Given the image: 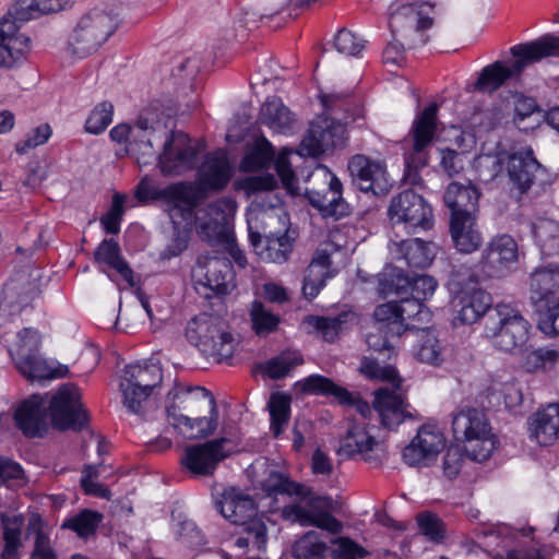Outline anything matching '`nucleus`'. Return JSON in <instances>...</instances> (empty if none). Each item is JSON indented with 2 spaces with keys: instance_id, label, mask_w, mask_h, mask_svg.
I'll list each match as a JSON object with an SVG mask.
<instances>
[{
  "instance_id": "1",
  "label": "nucleus",
  "mask_w": 559,
  "mask_h": 559,
  "mask_svg": "<svg viewBox=\"0 0 559 559\" xmlns=\"http://www.w3.org/2000/svg\"><path fill=\"white\" fill-rule=\"evenodd\" d=\"M47 395L33 394L19 404L14 413L17 428L29 438L43 437L51 424L59 430H82L88 421L81 403L80 389L73 383L62 384L47 402Z\"/></svg>"
},
{
  "instance_id": "2",
  "label": "nucleus",
  "mask_w": 559,
  "mask_h": 559,
  "mask_svg": "<svg viewBox=\"0 0 559 559\" xmlns=\"http://www.w3.org/2000/svg\"><path fill=\"white\" fill-rule=\"evenodd\" d=\"M169 424L188 439L206 438L218 425L215 397L204 388L175 385L167 395Z\"/></svg>"
},
{
  "instance_id": "3",
  "label": "nucleus",
  "mask_w": 559,
  "mask_h": 559,
  "mask_svg": "<svg viewBox=\"0 0 559 559\" xmlns=\"http://www.w3.org/2000/svg\"><path fill=\"white\" fill-rule=\"evenodd\" d=\"M514 60L510 66L502 61H495L486 66L474 83V90L481 93H493L508 80L519 79L530 64L539 62L544 58L559 57V36L544 35L535 40L519 44L510 48Z\"/></svg>"
},
{
  "instance_id": "4",
  "label": "nucleus",
  "mask_w": 559,
  "mask_h": 559,
  "mask_svg": "<svg viewBox=\"0 0 559 559\" xmlns=\"http://www.w3.org/2000/svg\"><path fill=\"white\" fill-rule=\"evenodd\" d=\"M186 337L204 357L216 362L234 355V337L216 317L202 313L191 319L186 328Z\"/></svg>"
},
{
  "instance_id": "5",
  "label": "nucleus",
  "mask_w": 559,
  "mask_h": 559,
  "mask_svg": "<svg viewBox=\"0 0 559 559\" xmlns=\"http://www.w3.org/2000/svg\"><path fill=\"white\" fill-rule=\"evenodd\" d=\"M452 431L457 441L465 442L467 457L476 462L488 460L496 449V439L484 413L475 408L453 415Z\"/></svg>"
},
{
  "instance_id": "6",
  "label": "nucleus",
  "mask_w": 559,
  "mask_h": 559,
  "mask_svg": "<svg viewBox=\"0 0 559 559\" xmlns=\"http://www.w3.org/2000/svg\"><path fill=\"white\" fill-rule=\"evenodd\" d=\"M530 324L519 310L498 304L486 321V335L492 345L506 353L523 350L528 341Z\"/></svg>"
},
{
  "instance_id": "7",
  "label": "nucleus",
  "mask_w": 559,
  "mask_h": 559,
  "mask_svg": "<svg viewBox=\"0 0 559 559\" xmlns=\"http://www.w3.org/2000/svg\"><path fill=\"white\" fill-rule=\"evenodd\" d=\"M135 197L141 203L154 200H164L169 205V216L174 224H180L178 218L192 224L199 219L195 209L200 204L202 191L193 183L178 182L158 189L141 181L135 190Z\"/></svg>"
},
{
  "instance_id": "8",
  "label": "nucleus",
  "mask_w": 559,
  "mask_h": 559,
  "mask_svg": "<svg viewBox=\"0 0 559 559\" xmlns=\"http://www.w3.org/2000/svg\"><path fill=\"white\" fill-rule=\"evenodd\" d=\"M116 15L100 9H93L84 14L68 41L69 50L79 58L96 51L116 31Z\"/></svg>"
},
{
  "instance_id": "9",
  "label": "nucleus",
  "mask_w": 559,
  "mask_h": 559,
  "mask_svg": "<svg viewBox=\"0 0 559 559\" xmlns=\"http://www.w3.org/2000/svg\"><path fill=\"white\" fill-rule=\"evenodd\" d=\"M163 381V371L157 362H138L123 369L120 380L123 406L140 415L143 403Z\"/></svg>"
},
{
  "instance_id": "10",
  "label": "nucleus",
  "mask_w": 559,
  "mask_h": 559,
  "mask_svg": "<svg viewBox=\"0 0 559 559\" xmlns=\"http://www.w3.org/2000/svg\"><path fill=\"white\" fill-rule=\"evenodd\" d=\"M437 111L436 103L427 106L414 120L413 127L404 140L405 144V166L407 175L412 171L417 173L418 169L428 165L429 150L437 130Z\"/></svg>"
},
{
  "instance_id": "11",
  "label": "nucleus",
  "mask_w": 559,
  "mask_h": 559,
  "mask_svg": "<svg viewBox=\"0 0 559 559\" xmlns=\"http://www.w3.org/2000/svg\"><path fill=\"white\" fill-rule=\"evenodd\" d=\"M306 504L293 503L282 510V518L301 526H316L332 534L341 533L342 523L331 514L333 499L329 496L314 495L309 488V495L298 496Z\"/></svg>"
},
{
  "instance_id": "12",
  "label": "nucleus",
  "mask_w": 559,
  "mask_h": 559,
  "mask_svg": "<svg viewBox=\"0 0 559 559\" xmlns=\"http://www.w3.org/2000/svg\"><path fill=\"white\" fill-rule=\"evenodd\" d=\"M160 140L155 144L163 142V152L154 157H158V165L164 175H181L194 168L198 162L199 150L191 144L190 138L182 131L167 132L166 128L159 123Z\"/></svg>"
},
{
  "instance_id": "13",
  "label": "nucleus",
  "mask_w": 559,
  "mask_h": 559,
  "mask_svg": "<svg viewBox=\"0 0 559 559\" xmlns=\"http://www.w3.org/2000/svg\"><path fill=\"white\" fill-rule=\"evenodd\" d=\"M150 115L148 111L142 114L132 126L117 124L109 132L110 139L117 143H128L130 152L141 154L143 157L155 156V141L157 138L160 140V133L164 132L159 128V122Z\"/></svg>"
},
{
  "instance_id": "14",
  "label": "nucleus",
  "mask_w": 559,
  "mask_h": 559,
  "mask_svg": "<svg viewBox=\"0 0 559 559\" xmlns=\"http://www.w3.org/2000/svg\"><path fill=\"white\" fill-rule=\"evenodd\" d=\"M388 215L392 223L406 228L428 230L433 225L432 207L415 191L407 189L392 198Z\"/></svg>"
},
{
  "instance_id": "15",
  "label": "nucleus",
  "mask_w": 559,
  "mask_h": 559,
  "mask_svg": "<svg viewBox=\"0 0 559 559\" xmlns=\"http://www.w3.org/2000/svg\"><path fill=\"white\" fill-rule=\"evenodd\" d=\"M249 240L293 233L288 214L273 204L254 200L247 211Z\"/></svg>"
},
{
  "instance_id": "16",
  "label": "nucleus",
  "mask_w": 559,
  "mask_h": 559,
  "mask_svg": "<svg viewBox=\"0 0 559 559\" xmlns=\"http://www.w3.org/2000/svg\"><path fill=\"white\" fill-rule=\"evenodd\" d=\"M519 245L508 234L490 238L483 251L480 270L488 277H501L510 273L519 261Z\"/></svg>"
},
{
  "instance_id": "17",
  "label": "nucleus",
  "mask_w": 559,
  "mask_h": 559,
  "mask_svg": "<svg viewBox=\"0 0 559 559\" xmlns=\"http://www.w3.org/2000/svg\"><path fill=\"white\" fill-rule=\"evenodd\" d=\"M401 384L402 382H396L392 388H379L373 392L372 408L377 412L381 425L388 429H394L406 419L414 418Z\"/></svg>"
},
{
  "instance_id": "18",
  "label": "nucleus",
  "mask_w": 559,
  "mask_h": 559,
  "mask_svg": "<svg viewBox=\"0 0 559 559\" xmlns=\"http://www.w3.org/2000/svg\"><path fill=\"white\" fill-rule=\"evenodd\" d=\"M354 183L360 191L382 195L389 192L390 182L386 166L383 162L371 159L365 155H355L348 163Z\"/></svg>"
},
{
  "instance_id": "19",
  "label": "nucleus",
  "mask_w": 559,
  "mask_h": 559,
  "mask_svg": "<svg viewBox=\"0 0 559 559\" xmlns=\"http://www.w3.org/2000/svg\"><path fill=\"white\" fill-rule=\"evenodd\" d=\"M229 442L227 438H218L202 444L189 445L185 450L181 463L194 475H212L217 464L228 456L229 451L225 450V444Z\"/></svg>"
},
{
  "instance_id": "20",
  "label": "nucleus",
  "mask_w": 559,
  "mask_h": 559,
  "mask_svg": "<svg viewBox=\"0 0 559 559\" xmlns=\"http://www.w3.org/2000/svg\"><path fill=\"white\" fill-rule=\"evenodd\" d=\"M346 126L332 119L318 118L310 123L301 147L310 156H319L326 151L343 145L345 141Z\"/></svg>"
},
{
  "instance_id": "21",
  "label": "nucleus",
  "mask_w": 559,
  "mask_h": 559,
  "mask_svg": "<svg viewBox=\"0 0 559 559\" xmlns=\"http://www.w3.org/2000/svg\"><path fill=\"white\" fill-rule=\"evenodd\" d=\"M443 433L432 425H424L416 437L403 450V459L409 466H428L444 449Z\"/></svg>"
},
{
  "instance_id": "22",
  "label": "nucleus",
  "mask_w": 559,
  "mask_h": 559,
  "mask_svg": "<svg viewBox=\"0 0 559 559\" xmlns=\"http://www.w3.org/2000/svg\"><path fill=\"white\" fill-rule=\"evenodd\" d=\"M298 385L304 393L333 396L340 404L355 407L364 420L371 414V407L367 402L324 376L310 374L299 381Z\"/></svg>"
},
{
  "instance_id": "23",
  "label": "nucleus",
  "mask_w": 559,
  "mask_h": 559,
  "mask_svg": "<svg viewBox=\"0 0 559 559\" xmlns=\"http://www.w3.org/2000/svg\"><path fill=\"white\" fill-rule=\"evenodd\" d=\"M484 546L492 559H543L538 549L518 548L515 534L507 525L483 532Z\"/></svg>"
},
{
  "instance_id": "24",
  "label": "nucleus",
  "mask_w": 559,
  "mask_h": 559,
  "mask_svg": "<svg viewBox=\"0 0 559 559\" xmlns=\"http://www.w3.org/2000/svg\"><path fill=\"white\" fill-rule=\"evenodd\" d=\"M341 451L347 456L361 455L365 461L381 462L384 450L367 430L365 421H355L341 441Z\"/></svg>"
},
{
  "instance_id": "25",
  "label": "nucleus",
  "mask_w": 559,
  "mask_h": 559,
  "mask_svg": "<svg viewBox=\"0 0 559 559\" xmlns=\"http://www.w3.org/2000/svg\"><path fill=\"white\" fill-rule=\"evenodd\" d=\"M342 182L335 176H331L329 187L324 191L309 190L306 192L309 203L324 217L340 219L348 216L352 206L342 197Z\"/></svg>"
},
{
  "instance_id": "26",
  "label": "nucleus",
  "mask_w": 559,
  "mask_h": 559,
  "mask_svg": "<svg viewBox=\"0 0 559 559\" xmlns=\"http://www.w3.org/2000/svg\"><path fill=\"white\" fill-rule=\"evenodd\" d=\"M215 507L226 520L236 525L257 518L253 498L235 487L224 489L221 498L215 500Z\"/></svg>"
},
{
  "instance_id": "27",
  "label": "nucleus",
  "mask_w": 559,
  "mask_h": 559,
  "mask_svg": "<svg viewBox=\"0 0 559 559\" xmlns=\"http://www.w3.org/2000/svg\"><path fill=\"white\" fill-rule=\"evenodd\" d=\"M230 176L231 167L223 151L207 154L198 170V185H193L202 191L200 202L204 199L205 191L223 189L228 183Z\"/></svg>"
},
{
  "instance_id": "28",
  "label": "nucleus",
  "mask_w": 559,
  "mask_h": 559,
  "mask_svg": "<svg viewBox=\"0 0 559 559\" xmlns=\"http://www.w3.org/2000/svg\"><path fill=\"white\" fill-rule=\"evenodd\" d=\"M236 203L231 199L221 198L211 202L206 207L209 219L201 221L199 234L209 242L216 239H226L231 230L228 227V217L234 214Z\"/></svg>"
},
{
  "instance_id": "29",
  "label": "nucleus",
  "mask_w": 559,
  "mask_h": 559,
  "mask_svg": "<svg viewBox=\"0 0 559 559\" xmlns=\"http://www.w3.org/2000/svg\"><path fill=\"white\" fill-rule=\"evenodd\" d=\"M490 296L481 289L463 292L453 299L454 326L473 324L490 307Z\"/></svg>"
},
{
  "instance_id": "30",
  "label": "nucleus",
  "mask_w": 559,
  "mask_h": 559,
  "mask_svg": "<svg viewBox=\"0 0 559 559\" xmlns=\"http://www.w3.org/2000/svg\"><path fill=\"white\" fill-rule=\"evenodd\" d=\"M333 276L331 252L323 248L317 249L305 270L304 296L309 300L316 298L325 286L326 281Z\"/></svg>"
},
{
  "instance_id": "31",
  "label": "nucleus",
  "mask_w": 559,
  "mask_h": 559,
  "mask_svg": "<svg viewBox=\"0 0 559 559\" xmlns=\"http://www.w3.org/2000/svg\"><path fill=\"white\" fill-rule=\"evenodd\" d=\"M31 39L17 32L14 21L3 17L0 21V67L11 68L29 49Z\"/></svg>"
},
{
  "instance_id": "32",
  "label": "nucleus",
  "mask_w": 559,
  "mask_h": 559,
  "mask_svg": "<svg viewBox=\"0 0 559 559\" xmlns=\"http://www.w3.org/2000/svg\"><path fill=\"white\" fill-rule=\"evenodd\" d=\"M435 245L420 238L405 239L393 242L390 247L391 253L396 261L404 262L411 269L424 270L435 259Z\"/></svg>"
},
{
  "instance_id": "33",
  "label": "nucleus",
  "mask_w": 559,
  "mask_h": 559,
  "mask_svg": "<svg viewBox=\"0 0 559 559\" xmlns=\"http://www.w3.org/2000/svg\"><path fill=\"white\" fill-rule=\"evenodd\" d=\"M544 171L545 169L535 158L531 148L518 151L509 157V177L522 193L526 192L537 178L538 174Z\"/></svg>"
},
{
  "instance_id": "34",
  "label": "nucleus",
  "mask_w": 559,
  "mask_h": 559,
  "mask_svg": "<svg viewBox=\"0 0 559 559\" xmlns=\"http://www.w3.org/2000/svg\"><path fill=\"white\" fill-rule=\"evenodd\" d=\"M530 437L539 445H551L559 438V404H549L528 418Z\"/></svg>"
},
{
  "instance_id": "35",
  "label": "nucleus",
  "mask_w": 559,
  "mask_h": 559,
  "mask_svg": "<svg viewBox=\"0 0 559 559\" xmlns=\"http://www.w3.org/2000/svg\"><path fill=\"white\" fill-rule=\"evenodd\" d=\"M204 286L216 295H227L236 287L231 262L225 258L210 257L204 264Z\"/></svg>"
},
{
  "instance_id": "36",
  "label": "nucleus",
  "mask_w": 559,
  "mask_h": 559,
  "mask_svg": "<svg viewBox=\"0 0 559 559\" xmlns=\"http://www.w3.org/2000/svg\"><path fill=\"white\" fill-rule=\"evenodd\" d=\"M396 280V284L393 280H381V293L384 295L409 293L411 296L425 301L433 295L438 285L433 277L426 274L415 275L413 278L399 275Z\"/></svg>"
},
{
  "instance_id": "37",
  "label": "nucleus",
  "mask_w": 559,
  "mask_h": 559,
  "mask_svg": "<svg viewBox=\"0 0 559 559\" xmlns=\"http://www.w3.org/2000/svg\"><path fill=\"white\" fill-rule=\"evenodd\" d=\"M532 300L539 307L554 302V297L559 294V265H549L536 269L531 274Z\"/></svg>"
},
{
  "instance_id": "38",
  "label": "nucleus",
  "mask_w": 559,
  "mask_h": 559,
  "mask_svg": "<svg viewBox=\"0 0 559 559\" xmlns=\"http://www.w3.org/2000/svg\"><path fill=\"white\" fill-rule=\"evenodd\" d=\"M450 234L454 247L462 253H472L483 243L477 215L450 217Z\"/></svg>"
},
{
  "instance_id": "39",
  "label": "nucleus",
  "mask_w": 559,
  "mask_h": 559,
  "mask_svg": "<svg viewBox=\"0 0 559 559\" xmlns=\"http://www.w3.org/2000/svg\"><path fill=\"white\" fill-rule=\"evenodd\" d=\"M259 120L274 133L290 134L296 124L295 115L276 96L266 98L260 109Z\"/></svg>"
},
{
  "instance_id": "40",
  "label": "nucleus",
  "mask_w": 559,
  "mask_h": 559,
  "mask_svg": "<svg viewBox=\"0 0 559 559\" xmlns=\"http://www.w3.org/2000/svg\"><path fill=\"white\" fill-rule=\"evenodd\" d=\"M479 195L472 185L450 183L444 193V203L451 210V217L477 215Z\"/></svg>"
},
{
  "instance_id": "41",
  "label": "nucleus",
  "mask_w": 559,
  "mask_h": 559,
  "mask_svg": "<svg viewBox=\"0 0 559 559\" xmlns=\"http://www.w3.org/2000/svg\"><path fill=\"white\" fill-rule=\"evenodd\" d=\"M296 239V234H284L250 241L255 253L264 262L283 264L288 261Z\"/></svg>"
},
{
  "instance_id": "42",
  "label": "nucleus",
  "mask_w": 559,
  "mask_h": 559,
  "mask_svg": "<svg viewBox=\"0 0 559 559\" xmlns=\"http://www.w3.org/2000/svg\"><path fill=\"white\" fill-rule=\"evenodd\" d=\"M17 370L28 380H50L67 377L69 368L66 365L57 364L51 366L39 353L15 358Z\"/></svg>"
},
{
  "instance_id": "43",
  "label": "nucleus",
  "mask_w": 559,
  "mask_h": 559,
  "mask_svg": "<svg viewBox=\"0 0 559 559\" xmlns=\"http://www.w3.org/2000/svg\"><path fill=\"white\" fill-rule=\"evenodd\" d=\"M24 516L22 514L0 513L2 527L3 548L0 559H21L20 551L23 547Z\"/></svg>"
},
{
  "instance_id": "44",
  "label": "nucleus",
  "mask_w": 559,
  "mask_h": 559,
  "mask_svg": "<svg viewBox=\"0 0 559 559\" xmlns=\"http://www.w3.org/2000/svg\"><path fill=\"white\" fill-rule=\"evenodd\" d=\"M322 106L326 115L337 122L347 126L356 121L360 117L361 109L354 105L349 93H328L320 95Z\"/></svg>"
},
{
  "instance_id": "45",
  "label": "nucleus",
  "mask_w": 559,
  "mask_h": 559,
  "mask_svg": "<svg viewBox=\"0 0 559 559\" xmlns=\"http://www.w3.org/2000/svg\"><path fill=\"white\" fill-rule=\"evenodd\" d=\"M95 261L116 270L130 287L135 285L134 274L120 253V247L114 239H104L94 252Z\"/></svg>"
},
{
  "instance_id": "46",
  "label": "nucleus",
  "mask_w": 559,
  "mask_h": 559,
  "mask_svg": "<svg viewBox=\"0 0 559 559\" xmlns=\"http://www.w3.org/2000/svg\"><path fill=\"white\" fill-rule=\"evenodd\" d=\"M261 489L267 497H276L278 495L288 497L309 495V487L290 479L287 474L278 471L269 472L266 477L261 481Z\"/></svg>"
},
{
  "instance_id": "47",
  "label": "nucleus",
  "mask_w": 559,
  "mask_h": 559,
  "mask_svg": "<svg viewBox=\"0 0 559 559\" xmlns=\"http://www.w3.org/2000/svg\"><path fill=\"white\" fill-rule=\"evenodd\" d=\"M239 526L242 527L241 533L234 540L237 548L248 551L265 550L267 543V528L262 519L257 516L246 523L239 524Z\"/></svg>"
},
{
  "instance_id": "48",
  "label": "nucleus",
  "mask_w": 559,
  "mask_h": 559,
  "mask_svg": "<svg viewBox=\"0 0 559 559\" xmlns=\"http://www.w3.org/2000/svg\"><path fill=\"white\" fill-rule=\"evenodd\" d=\"M414 356L418 361L432 366H440L443 362L442 347L435 331L428 329L417 331Z\"/></svg>"
},
{
  "instance_id": "49",
  "label": "nucleus",
  "mask_w": 559,
  "mask_h": 559,
  "mask_svg": "<svg viewBox=\"0 0 559 559\" xmlns=\"http://www.w3.org/2000/svg\"><path fill=\"white\" fill-rule=\"evenodd\" d=\"M373 317L376 320L373 329L376 331L385 332L391 337H400L405 332L396 301H389L378 306Z\"/></svg>"
},
{
  "instance_id": "50",
  "label": "nucleus",
  "mask_w": 559,
  "mask_h": 559,
  "mask_svg": "<svg viewBox=\"0 0 559 559\" xmlns=\"http://www.w3.org/2000/svg\"><path fill=\"white\" fill-rule=\"evenodd\" d=\"M533 235L545 255L559 253V223L543 218L533 225Z\"/></svg>"
},
{
  "instance_id": "51",
  "label": "nucleus",
  "mask_w": 559,
  "mask_h": 559,
  "mask_svg": "<svg viewBox=\"0 0 559 559\" xmlns=\"http://www.w3.org/2000/svg\"><path fill=\"white\" fill-rule=\"evenodd\" d=\"M251 326L258 336L274 333L281 323L280 316L269 310L260 300H253L250 307Z\"/></svg>"
},
{
  "instance_id": "52",
  "label": "nucleus",
  "mask_w": 559,
  "mask_h": 559,
  "mask_svg": "<svg viewBox=\"0 0 559 559\" xmlns=\"http://www.w3.org/2000/svg\"><path fill=\"white\" fill-rule=\"evenodd\" d=\"M274 158V147L266 138L261 136L257 140L253 148L242 158L241 168L246 171L263 169L269 167Z\"/></svg>"
},
{
  "instance_id": "53",
  "label": "nucleus",
  "mask_w": 559,
  "mask_h": 559,
  "mask_svg": "<svg viewBox=\"0 0 559 559\" xmlns=\"http://www.w3.org/2000/svg\"><path fill=\"white\" fill-rule=\"evenodd\" d=\"M103 520V514L90 509L81 510L78 514L63 521L61 528L74 532L79 537L86 538L95 534Z\"/></svg>"
},
{
  "instance_id": "54",
  "label": "nucleus",
  "mask_w": 559,
  "mask_h": 559,
  "mask_svg": "<svg viewBox=\"0 0 559 559\" xmlns=\"http://www.w3.org/2000/svg\"><path fill=\"white\" fill-rule=\"evenodd\" d=\"M271 417V431L278 437L285 429L290 417V397L284 393H273L267 403Z\"/></svg>"
},
{
  "instance_id": "55",
  "label": "nucleus",
  "mask_w": 559,
  "mask_h": 559,
  "mask_svg": "<svg viewBox=\"0 0 559 559\" xmlns=\"http://www.w3.org/2000/svg\"><path fill=\"white\" fill-rule=\"evenodd\" d=\"M328 546L314 531L307 532L293 546V557L296 559H317L324 555Z\"/></svg>"
},
{
  "instance_id": "56",
  "label": "nucleus",
  "mask_w": 559,
  "mask_h": 559,
  "mask_svg": "<svg viewBox=\"0 0 559 559\" xmlns=\"http://www.w3.org/2000/svg\"><path fill=\"white\" fill-rule=\"evenodd\" d=\"M27 532L35 533L31 559H57V555L50 545L49 536L43 530V522L39 515H33L29 519Z\"/></svg>"
},
{
  "instance_id": "57",
  "label": "nucleus",
  "mask_w": 559,
  "mask_h": 559,
  "mask_svg": "<svg viewBox=\"0 0 559 559\" xmlns=\"http://www.w3.org/2000/svg\"><path fill=\"white\" fill-rule=\"evenodd\" d=\"M302 362V357L296 353H282L262 365L261 371L271 379H281Z\"/></svg>"
},
{
  "instance_id": "58",
  "label": "nucleus",
  "mask_w": 559,
  "mask_h": 559,
  "mask_svg": "<svg viewBox=\"0 0 559 559\" xmlns=\"http://www.w3.org/2000/svg\"><path fill=\"white\" fill-rule=\"evenodd\" d=\"M114 116V105L108 100L97 104L88 115L85 121V131L91 134L104 132L111 123Z\"/></svg>"
},
{
  "instance_id": "59",
  "label": "nucleus",
  "mask_w": 559,
  "mask_h": 559,
  "mask_svg": "<svg viewBox=\"0 0 559 559\" xmlns=\"http://www.w3.org/2000/svg\"><path fill=\"white\" fill-rule=\"evenodd\" d=\"M347 317V313H342L333 318L310 316L306 319V322L320 332L325 341L334 342L343 323L346 322Z\"/></svg>"
},
{
  "instance_id": "60",
  "label": "nucleus",
  "mask_w": 559,
  "mask_h": 559,
  "mask_svg": "<svg viewBox=\"0 0 559 559\" xmlns=\"http://www.w3.org/2000/svg\"><path fill=\"white\" fill-rule=\"evenodd\" d=\"M558 359V350L549 348H537L525 355L523 360V367L528 372H534L539 369H551L552 367H555Z\"/></svg>"
},
{
  "instance_id": "61",
  "label": "nucleus",
  "mask_w": 559,
  "mask_h": 559,
  "mask_svg": "<svg viewBox=\"0 0 559 559\" xmlns=\"http://www.w3.org/2000/svg\"><path fill=\"white\" fill-rule=\"evenodd\" d=\"M538 329L548 336L559 335V299L538 308Z\"/></svg>"
},
{
  "instance_id": "62",
  "label": "nucleus",
  "mask_w": 559,
  "mask_h": 559,
  "mask_svg": "<svg viewBox=\"0 0 559 559\" xmlns=\"http://www.w3.org/2000/svg\"><path fill=\"white\" fill-rule=\"evenodd\" d=\"M360 372L369 379H379L389 381L391 384L396 382H402V379L399 377L397 371L392 366H381L378 361L364 358L361 360Z\"/></svg>"
},
{
  "instance_id": "63",
  "label": "nucleus",
  "mask_w": 559,
  "mask_h": 559,
  "mask_svg": "<svg viewBox=\"0 0 559 559\" xmlns=\"http://www.w3.org/2000/svg\"><path fill=\"white\" fill-rule=\"evenodd\" d=\"M419 531L429 540L441 542L445 537V528L441 519L431 513L423 512L417 515Z\"/></svg>"
},
{
  "instance_id": "64",
  "label": "nucleus",
  "mask_w": 559,
  "mask_h": 559,
  "mask_svg": "<svg viewBox=\"0 0 559 559\" xmlns=\"http://www.w3.org/2000/svg\"><path fill=\"white\" fill-rule=\"evenodd\" d=\"M365 44V39L345 28L340 29L334 39L336 50L346 56H358Z\"/></svg>"
}]
</instances>
